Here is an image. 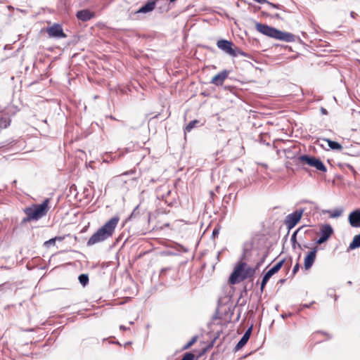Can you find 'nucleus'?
<instances>
[{
  "mask_svg": "<svg viewBox=\"0 0 360 360\" xmlns=\"http://www.w3.org/2000/svg\"><path fill=\"white\" fill-rule=\"evenodd\" d=\"M119 219L118 217H113L105 222L89 238L86 243V245L91 246L96 243L103 242L110 238L115 232Z\"/></svg>",
  "mask_w": 360,
  "mask_h": 360,
  "instance_id": "nucleus-1",
  "label": "nucleus"
},
{
  "mask_svg": "<svg viewBox=\"0 0 360 360\" xmlns=\"http://www.w3.org/2000/svg\"><path fill=\"white\" fill-rule=\"evenodd\" d=\"M49 198H46L40 204H33L23 210L26 215H30L34 221H37L46 215L49 211Z\"/></svg>",
  "mask_w": 360,
  "mask_h": 360,
  "instance_id": "nucleus-2",
  "label": "nucleus"
},
{
  "mask_svg": "<svg viewBox=\"0 0 360 360\" xmlns=\"http://www.w3.org/2000/svg\"><path fill=\"white\" fill-rule=\"evenodd\" d=\"M249 252L250 250L248 249H243V254L242 255L240 261L238 262L233 272L229 276V281L231 284L235 285L243 281V274L245 271V267H247V263L243 260L246 259V257Z\"/></svg>",
  "mask_w": 360,
  "mask_h": 360,
  "instance_id": "nucleus-3",
  "label": "nucleus"
},
{
  "mask_svg": "<svg viewBox=\"0 0 360 360\" xmlns=\"http://www.w3.org/2000/svg\"><path fill=\"white\" fill-rule=\"evenodd\" d=\"M297 160L302 165H307L311 167H314L318 171L322 172H327V168L326 165L323 164V162L319 158L304 154L300 155L297 158Z\"/></svg>",
  "mask_w": 360,
  "mask_h": 360,
  "instance_id": "nucleus-4",
  "label": "nucleus"
},
{
  "mask_svg": "<svg viewBox=\"0 0 360 360\" xmlns=\"http://www.w3.org/2000/svg\"><path fill=\"white\" fill-rule=\"evenodd\" d=\"M285 259H281V261L277 262L274 266H273L267 272L264 274L260 283V295H262V292H264L265 286L269 280L270 279V278H271L273 275L276 274L282 268Z\"/></svg>",
  "mask_w": 360,
  "mask_h": 360,
  "instance_id": "nucleus-5",
  "label": "nucleus"
},
{
  "mask_svg": "<svg viewBox=\"0 0 360 360\" xmlns=\"http://www.w3.org/2000/svg\"><path fill=\"white\" fill-rule=\"evenodd\" d=\"M304 212V209L302 208L296 210L293 212L286 216L285 224L286 225L289 231L294 228L297 225V224L300 221Z\"/></svg>",
  "mask_w": 360,
  "mask_h": 360,
  "instance_id": "nucleus-6",
  "label": "nucleus"
},
{
  "mask_svg": "<svg viewBox=\"0 0 360 360\" xmlns=\"http://www.w3.org/2000/svg\"><path fill=\"white\" fill-rule=\"evenodd\" d=\"M320 237L316 240V245H321L326 243L333 234V229L329 224H323L320 227Z\"/></svg>",
  "mask_w": 360,
  "mask_h": 360,
  "instance_id": "nucleus-7",
  "label": "nucleus"
},
{
  "mask_svg": "<svg viewBox=\"0 0 360 360\" xmlns=\"http://www.w3.org/2000/svg\"><path fill=\"white\" fill-rule=\"evenodd\" d=\"M46 32L49 37L52 38L63 39L67 37L62 25L59 23H54L52 26L47 27Z\"/></svg>",
  "mask_w": 360,
  "mask_h": 360,
  "instance_id": "nucleus-8",
  "label": "nucleus"
},
{
  "mask_svg": "<svg viewBox=\"0 0 360 360\" xmlns=\"http://www.w3.org/2000/svg\"><path fill=\"white\" fill-rule=\"evenodd\" d=\"M255 27L258 32L264 35L276 39L278 29L260 22H257Z\"/></svg>",
  "mask_w": 360,
  "mask_h": 360,
  "instance_id": "nucleus-9",
  "label": "nucleus"
},
{
  "mask_svg": "<svg viewBox=\"0 0 360 360\" xmlns=\"http://www.w3.org/2000/svg\"><path fill=\"white\" fill-rule=\"evenodd\" d=\"M318 250V246H314L305 256L304 259V266L306 270L309 269L313 266L316 259Z\"/></svg>",
  "mask_w": 360,
  "mask_h": 360,
  "instance_id": "nucleus-10",
  "label": "nucleus"
},
{
  "mask_svg": "<svg viewBox=\"0 0 360 360\" xmlns=\"http://www.w3.org/2000/svg\"><path fill=\"white\" fill-rule=\"evenodd\" d=\"M217 47L224 51L226 53L231 55H234V51H233V44L232 41L227 40V39H219L217 42Z\"/></svg>",
  "mask_w": 360,
  "mask_h": 360,
  "instance_id": "nucleus-11",
  "label": "nucleus"
},
{
  "mask_svg": "<svg viewBox=\"0 0 360 360\" xmlns=\"http://www.w3.org/2000/svg\"><path fill=\"white\" fill-rule=\"evenodd\" d=\"M229 73L230 70H222L212 78L210 84H214L217 86H221L224 80L228 77Z\"/></svg>",
  "mask_w": 360,
  "mask_h": 360,
  "instance_id": "nucleus-12",
  "label": "nucleus"
},
{
  "mask_svg": "<svg viewBox=\"0 0 360 360\" xmlns=\"http://www.w3.org/2000/svg\"><path fill=\"white\" fill-rule=\"evenodd\" d=\"M348 221L352 227L360 228V210L356 209L350 212Z\"/></svg>",
  "mask_w": 360,
  "mask_h": 360,
  "instance_id": "nucleus-13",
  "label": "nucleus"
},
{
  "mask_svg": "<svg viewBox=\"0 0 360 360\" xmlns=\"http://www.w3.org/2000/svg\"><path fill=\"white\" fill-rule=\"evenodd\" d=\"M156 6V1L155 0H149L143 6H141L134 13L135 14H141V13H148L152 12Z\"/></svg>",
  "mask_w": 360,
  "mask_h": 360,
  "instance_id": "nucleus-14",
  "label": "nucleus"
},
{
  "mask_svg": "<svg viewBox=\"0 0 360 360\" xmlns=\"http://www.w3.org/2000/svg\"><path fill=\"white\" fill-rule=\"evenodd\" d=\"M295 37L294 34L290 32H283L280 30H278L276 39L281 40L286 42H292L294 41Z\"/></svg>",
  "mask_w": 360,
  "mask_h": 360,
  "instance_id": "nucleus-15",
  "label": "nucleus"
},
{
  "mask_svg": "<svg viewBox=\"0 0 360 360\" xmlns=\"http://www.w3.org/2000/svg\"><path fill=\"white\" fill-rule=\"evenodd\" d=\"M76 16L79 20L83 22H86L94 18V14L87 9H84L77 11Z\"/></svg>",
  "mask_w": 360,
  "mask_h": 360,
  "instance_id": "nucleus-16",
  "label": "nucleus"
},
{
  "mask_svg": "<svg viewBox=\"0 0 360 360\" xmlns=\"http://www.w3.org/2000/svg\"><path fill=\"white\" fill-rule=\"evenodd\" d=\"M323 141L327 142L328 146L333 150H340L342 148V145L335 141H332L329 139H323Z\"/></svg>",
  "mask_w": 360,
  "mask_h": 360,
  "instance_id": "nucleus-17",
  "label": "nucleus"
},
{
  "mask_svg": "<svg viewBox=\"0 0 360 360\" xmlns=\"http://www.w3.org/2000/svg\"><path fill=\"white\" fill-rule=\"evenodd\" d=\"M304 226H301L300 228H298L296 231H295L292 236H291V238H290V241H291V244H292V248L293 250H295L297 247H298V244H300L297 240V235L299 233H301L302 230L303 229Z\"/></svg>",
  "mask_w": 360,
  "mask_h": 360,
  "instance_id": "nucleus-18",
  "label": "nucleus"
},
{
  "mask_svg": "<svg viewBox=\"0 0 360 360\" xmlns=\"http://www.w3.org/2000/svg\"><path fill=\"white\" fill-rule=\"evenodd\" d=\"M256 273L255 269L254 267H250L247 265V267L245 269V271L243 274V281L247 278L252 277Z\"/></svg>",
  "mask_w": 360,
  "mask_h": 360,
  "instance_id": "nucleus-19",
  "label": "nucleus"
},
{
  "mask_svg": "<svg viewBox=\"0 0 360 360\" xmlns=\"http://www.w3.org/2000/svg\"><path fill=\"white\" fill-rule=\"evenodd\" d=\"M359 248H360V233L354 236L348 248L349 250H355Z\"/></svg>",
  "mask_w": 360,
  "mask_h": 360,
  "instance_id": "nucleus-20",
  "label": "nucleus"
},
{
  "mask_svg": "<svg viewBox=\"0 0 360 360\" xmlns=\"http://www.w3.org/2000/svg\"><path fill=\"white\" fill-rule=\"evenodd\" d=\"M249 339L248 338H246L245 336H242L240 340L238 341V342L236 344V345L234 347L235 352H238L240 349H241L248 342Z\"/></svg>",
  "mask_w": 360,
  "mask_h": 360,
  "instance_id": "nucleus-21",
  "label": "nucleus"
},
{
  "mask_svg": "<svg viewBox=\"0 0 360 360\" xmlns=\"http://www.w3.org/2000/svg\"><path fill=\"white\" fill-rule=\"evenodd\" d=\"M198 123H199V121L197 120L191 121L184 128L185 134L187 132H190L195 127V125Z\"/></svg>",
  "mask_w": 360,
  "mask_h": 360,
  "instance_id": "nucleus-22",
  "label": "nucleus"
},
{
  "mask_svg": "<svg viewBox=\"0 0 360 360\" xmlns=\"http://www.w3.org/2000/svg\"><path fill=\"white\" fill-rule=\"evenodd\" d=\"M78 280L82 286H85L89 283V276L86 274H82L78 276Z\"/></svg>",
  "mask_w": 360,
  "mask_h": 360,
  "instance_id": "nucleus-23",
  "label": "nucleus"
},
{
  "mask_svg": "<svg viewBox=\"0 0 360 360\" xmlns=\"http://www.w3.org/2000/svg\"><path fill=\"white\" fill-rule=\"evenodd\" d=\"M11 123V120L8 117H1L0 118V129L7 128Z\"/></svg>",
  "mask_w": 360,
  "mask_h": 360,
  "instance_id": "nucleus-24",
  "label": "nucleus"
},
{
  "mask_svg": "<svg viewBox=\"0 0 360 360\" xmlns=\"http://www.w3.org/2000/svg\"><path fill=\"white\" fill-rule=\"evenodd\" d=\"M198 336L194 335L189 342H188L184 347L183 349L186 350L189 349L193 345H194L198 340Z\"/></svg>",
  "mask_w": 360,
  "mask_h": 360,
  "instance_id": "nucleus-25",
  "label": "nucleus"
},
{
  "mask_svg": "<svg viewBox=\"0 0 360 360\" xmlns=\"http://www.w3.org/2000/svg\"><path fill=\"white\" fill-rule=\"evenodd\" d=\"M233 51H234V55H231V56L232 57H237L238 56H245V57H248L249 55L248 53L244 52L243 51H242L239 48H237V47H235L233 48Z\"/></svg>",
  "mask_w": 360,
  "mask_h": 360,
  "instance_id": "nucleus-26",
  "label": "nucleus"
},
{
  "mask_svg": "<svg viewBox=\"0 0 360 360\" xmlns=\"http://www.w3.org/2000/svg\"><path fill=\"white\" fill-rule=\"evenodd\" d=\"M195 358L194 354L191 352H186L181 360H194Z\"/></svg>",
  "mask_w": 360,
  "mask_h": 360,
  "instance_id": "nucleus-27",
  "label": "nucleus"
},
{
  "mask_svg": "<svg viewBox=\"0 0 360 360\" xmlns=\"http://www.w3.org/2000/svg\"><path fill=\"white\" fill-rule=\"evenodd\" d=\"M328 212L330 213V217H332V218H338V217L341 216V214L342 213V210L337 209V210H333V212L328 211Z\"/></svg>",
  "mask_w": 360,
  "mask_h": 360,
  "instance_id": "nucleus-28",
  "label": "nucleus"
},
{
  "mask_svg": "<svg viewBox=\"0 0 360 360\" xmlns=\"http://www.w3.org/2000/svg\"><path fill=\"white\" fill-rule=\"evenodd\" d=\"M139 205H137L132 211V212L131 213L130 216L129 217V219H132L134 218H136L137 216H139Z\"/></svg>",
  "mask_w": 360,
  "mask_h": 360,
  "instance_id": "nucleus-29",
  "label": "nucleus"
},
{
  "mask_svg": "<svg viewBox=\"0 0 360 360\" xmlns=\"http://www.w3.org/2000/svg\"><path fill=\"white\" fill-rule=\"evenodd\" d=\"M252 328H253V325L252 324L246 330L245 332L243 334V336L246 337V338H248V339H250V335H251V333H252Z\"/></svg>",
  "mask_w": 360,
  "mask_h": 360,
  "instance_id": "nucleus-30",
  "label": "nucleus"
},
{
  "mask_svg": "<svg viewBox=\"0 0 360 360\" xmlns=\"http://www.w3.org/2000/svg\"><path fill=\"white\" fill-rule=\"evenodd\" d=\"M56 241V238H52L49 239V240H46L44 243V245L46 247H50L51 245H54Z\"/></svg>",
  "mask_w": 360,
  "mask_h": 360,
  "instance_id": "nucleus-31",
  "label": "nucleus"
},
{
  "mask_svg": "<svg viewBox=\"0 0 360 360\" xmlns=\"http://www.w3.org/2000/svg\"><path fill=\"white\" fill-rule=\"evenodd\" d=\"M34 221L31 217H30V215H26L25 217H24L21 221H20V225L22 226L24 224H25L27 222H29V221Z\"/></svg>",
  "mask_w": 360,
  "mask_h": 360,
  "instance_id": "nucleus-32",
  "label": "nucleus"
},
{
  "mask_svg": "<svg viewBox=\"0 0 360 360\" xmlns=\"http://www.w3.org/2000/svg\"><path fill=\"white\" fill-rule=\"evenodd\" d=\"M219 227L218 226H216L214 227V229L212 230V237L213 238H215L216 237L218 236L219 233Z\"/></svg>",
  "mask_w": 360,
  "mask_h": 360,
  "instance_id": "nucleus-33",
  "label": "nucleus"
},
{
  "mask_svg": "<svg viewBox=\"0 0 360 360\" xmlns=\"http://www.w3.org/2000/svg\"><path fill=\"white\" fill-rule=\"evenodd\" d=\"M316 231L313 229H307L304 231V236H313L314 234H316Z\"/></svg>",
  "mask_w": 360,
  "mask_h": 360,
  "instance_id": "nucleus-34",
  "label": "nucleus"
},
{
  "mask_svg": "<svg viewBox=\"0 0 360 360\" xmlns=\"http://www.w3.org/2000/svg\"><path fill=\"white\" fill-rule=\"evenodd\" d=\"M232 195H232L231 193H229L227 195H225L224 198H223V202H225L226 204H229V200L231 199H232Z\"/></svg>",
  "mask_w": 360,
  "mask_h": 360,
  "instance_id": "nucleus-35",
  "label": "nucleus"
},
{
  "mask_svg": "<svg viewBox=\"0 0 360 360\" xmlns=\"http://www.w3.org/2000/svg\"><path fill=\"white\" fill-rule=\"evenodd\" d=\"M300 264L297 262V263L294 266V267H293V269H292V276H295V275L297 274V271H299V269H300Z\"/></svg>",
  "mask_w": 360,
  "mask_h": 360,
  "instance_id": "nucleus-36",
  "label": "nucleus"
},
{
  "mask_svg": "<svg viewBox=\"0 0 360 360\" xmlns=\"http://www.w3.org/2000/svg\"><path fill=\"white\" fill-rule=\"evenodd\" d=\"M266 4H268L270 6H271L272 8H274L281 9L283 8V6H281L280 4L269 2V1Z\"/></svg>",
  "mask_w": 360,
  "mask_h": 360,
  "instance_id": "nucleus-37",
  "label": "nucleus"
},
{
  "mask_svg": "<svg viewBox=\"0 0 360 360\" xmlns=\"http://www.w3.org/2000/svg\"><path fill=\"white\" fill-rule=\"evenodd\" d=\"M298 248L303 250L304 248H310V243H305L303 244H298Z\"/></svg>",
  "mask_w": 360,
  "mask_h": 360,
  "instance_id": "nucleus-38",
  "label": "nucleus"
},
{
  "mask_svg": "<svg viewBox=\"0 0 360 360\" xmlns=\"http://www.w3.org/2000/svg\"><path fill=\"white\" fill-rule=\"evenodd\" d=\"M264 259H265V255L262 257V259L258 262L256 265L255 266L254 269H255V271H257V270H258L260 267V266L262 265V264L264 262Z\"/></svg>",
  "mask_w": 360,
  "mask_h": 360,
  "instance_id": "nucleus-39",
  "label": "nucleus"
},
{
  "mask_svg": "<svg viewBox=\"0 0 360 360\" xmlns=\"http://www.w3.org/2000/svg\"><path fill=\"white\" fill-rule=\"evenodd\" d=\"M315 302L314 301H312L311 302H310L309 304H303L301 305V307H300V310H302V309L304 308H309L311 307V306L314 304Z\"/></svg>",
  "mask_w": 360,
  "mask_h": 360,
  "instance_id": "nucleus-40",
  "label": "nucleus"
},
{
  "mask_svg": "<svg viewBox=\"0 0 360 360\" xmlns=\"http://www.w3.org/2000/svg\"><path fill=\"white\" fill-rule=\"evenodd\" d=\"M215 342V339H214L211 342H210L207 346L206 347L207 349H210V348H212L214 345V343Z\"/></svg>",
  "mask_w": 360,
  "mask_h": 360,
  "instance_id": "nucleus-41",
  "label": "nucleus"
},
{
  "mask_svg": "<svg viewBox=\"0 0 360 360\" xmlns=\"http://www.w3.org/2000/svg\"><path fill=\"white\" fill-rule=\"evenodd\" d=\"M292 316V314H291V313H288V314H281V318H283V319H285V318L289 317V316Z\"/></svg>",
  "mask_w": 360,
  "mask_h": 360,
  "instance_id": "nucleus-42",
  "label": "nucleus"
},
{
  "mask_svg": "<svg viewBox=\"0 0 360 360\" xmlns=\"http://www.w3.org/2000/svg\"><path fill=\"white\" fill-rule=\"evenodd\" d=\"M321 112L323 115H328V110L323 107L321 108Z\"/></svg>",
  "mask_w": 360,
  "mask_h": 360,
  "instance_id": "nucleus-43",
  "label": "nucleus"
},
{
  "mask_svg": "<svg viewBox=\"0 0 360 360\" xmlns=\"http://www.w3.org/2000/svg\"><path fill=\"white\" fill-rule=\"evenodd\" d=\"M224 89L225 90L232 91V89H234V87H233V86H226H226H224Z\"/></svg>",
  "mask_w": 360,
  "mask_h": 360,
  "instance_id": "nucleus-44",
  "label": "nucleus"
},
{
  "mask_svg": "<svg viewBox=\"0 0 360 360\" xmlns=\"http://www.w3.org/2000/svg\"><path fill=\"white\" fill-rule=\"evenodd\" d=\"M285 153H286V157H287L288 158H290V159H292V158H294V156H293V155L290 156V155L288 154V153H290V150H285Z\"/></svg>",
  "mask_w": 360,
  "mask_h": 360,
  "instance_id": "nucleus-45",
  "label": "nucleus"
},
{
  "mask_svg": "<svg viewBox=\"0 0 360 360\" xmlns=\"http://www.w3.org/2000/svg\"><path fill=\"white\" fill-rule=\"evenodd\" d=\"M254 1L259 4H265V3L268 2L267 0H254Z\"/></svg>",
  "mask_w": 360,
  "mask_h": 360,
  "instance_id": "nucleus-46",
  "label": "nucleus"
},
{
  "mask_svg": "<svg viewBox=\"0 0 360 360\" xmlns=\"http://www.w3.org/2000/svg\"><path fill=\"white\" fill-rule=\"evenodd\" d=\"M350 16L353 18H355L356 16H357V13H356L354 11H351L350 12Z\"/></svg>",
  "mask_w": 360,
  "mask_h": 360,
  "instance_id": "nucleus-47",
  "label": "nucleus"
},
{
  "mask_svg": "<svg viewBox=\"0 0 360 360\" xmlns=\"http://www.w3.org/2000/svg\"><path fill=\"white\" fill-rule=\"evenodd\" d=\"M120 330H127V329H128L127 327H125V326H123V325H121V326H120Z\"/></svg>",
  "mask_w": 360,
  "mask_h": 360,
  "instance_id": "nucleus-48",
  "label": "nucleus"
},
{
  "mask_svg": "<svg viewBox=\"0 0 360 360\" xmlns=\"http://www.w3.org/2000/svg\"><path fill=\"white\" fill-rule=\"evenodd\" d=\"M56 238V240L62 241L63 240V237L61 236H56L55 237Z\"/></svg>",
  "mask_w": 360,
  "mask_h": 360,
  "instance_id": "nucleus-49",
  "label": "nucleus"
},
{
  "mask_svg": "<svg viewBox=\"0 0 360 360\" xmlns=\"http://www.w3.org/2000/svg\"><path fill=\"white\" fill-rule=\"evenodd\" d=\"M241 311H240L237 315L236 317V321H238L240 319Z\"/></svg>",
  "mask_w": 360,
  "mask_h": 360,
  "instance_id": "nucleus-50",
  "label": "nucleus"
},
{
  "mask_svg": "<svg viewBox=\"0 0 360 360\" xmlns=\"http://www.w3.org/2000/svg\"><path fill=\"white\" fill-rule=\"evenodd\" d=\"M274 18H277V19H281V16H280V15H279V13H276V14L274 15Z\"/></svg>",
  "mask_w": 360,
  "mask_h": 360,
  "instance_id": "nucleus-51",
  "label": "nucleus"
},
{
  "mask_svg": "<svg viewBox=\"0 0 360 360\" xmlns=\"http://www.w3.org/2000/svg\"><path fill=\"white\" fill-rule=\"evenodd\" d=\"M285 281V279H284V278H281L279 280L280 283H283Z\"/></svg>",
  "mask_w": 360,
  "mask_h": 360,
  "instance_id": "nucleus-52",
  "label": "nucleus"
},
{
  "mask_svg": "<svg viewBox=\"0 0 360 360\" xmlns=\"http://www.w3.org/2000/svg\"><path fill=\"white\" fill-rule=\"evenodd\" d=\"M207 350H208V349H207V347H205V349H203V350H202V353L200 354L206 352Z\"/></svg>",
  "mask_w": 360,
  "mask_h": 360,
  "instance_id": "nucleus-53",
  "label": "nucleus"
},
{
  "mask_svg": "<svg viewBox=\"0 0 360 360\" xmlns=\"http://www.w3.org/2000/svg\"><path fill=\"white\" fill-rule=\"evenodd\" d=\"M237 198V193L233 195V200H236Z\"/></svg>",
  "mask_w": 360,
  "mask_h": 360,
  "instance_id": "nucleus-54",
  "label": "nucleus"
},
{
  "mask_svg": "<svg viewBox=\"0 0 360 360\" xmlns=\"http://www.w3.org/2000/svg\"><path fill=\"white\" fill-rule=\"evenodd\" d=\"M0 269H8V268L6 266H0Z\"/></svg>",
  "mask_w": 360,
  "mask_h": 360,
  "instance_id": "nucleus-55",
  "label": "nucleus"
},
{
  "mask_svg": "<svg viewBox=\"0 0 360 360\" xmlns=\"http://www.w3.org/2000/svg\"><path fill=\"white\" fill-rule=\"evenodd\" d=\"M300 240H304V237H302V236L300 235Z\"/></svg>",
  "mask_w": 360,
  "mask_h": 360,
  "instance_id": "nucleus-56",
  "label": "nucleus"
},
{
  "mask_svg": "<svg viewBox=\"0 0 360 360\" xmlns=\"http://www.w3.org/2000/svg\"><path fill=\"white\" fill-rule=\"evenodd\" d=\"M165 271H166V269H162V270H161V272H160V273H161V274H162V273H163V272H165Z\"/></svg>",
  "mask_w": 360,
  "mask_h": 360,
  "instance_id": "nucleus-57",
  "label": "nucleus"
},
{
  "mask_svg": "<svg viewBox=\"0 0 360 360\" xmlns=\"http://www.w3.org/2000/svg\"><path fill=\"white\" fill-rule=\"evenodd\" d=\"M131 342H126V343H125V345H131Z\"/></svg>",
  "mask_w": 360,
  "mask_h": 360,
  "instance_id": "nucleus-58",
  "label": "nucleus"
},
{
  "mask_svg": "<svg viewBox=\"0 0 360 360\" xmlns=\"http://www.w3.org/2000/svg\"><path fill=\"white\" fill-rule=\"evenodd\" d=\"M288 233H289V231L288 232V233L286 234V236H285L284 239L286 240H287V238H288Z\"/></svg>",
  "mask_w": 360,
  "mask_h": 360,
  "instance_id": "nucleus-59",
  "label": "nucleus"
},
{
  "mask_svg": "<svg viewBox=\"0 0 360 360\" xmlns=\"http://www.w3.org/2000/svg\"><path fill=\"white\" fill-rule=\"evenodd\" d=\"M4 285V284L0 285V290H1L3 289Z\"/></svg>",
  "mask_w": 360,
  "mask_h": 360,
  "instance_id": "nucleus-60",
  "label": "nucleus"
},
{
  "mask_svg": "<svg viewBox=\"0 0 360 360\" xmlns=\"http://www.w3.org/2000/svg\"><path fill=\"white\" fill-rule=\"evenodd\" d=\"M168 205H169V206H172V205H173V202H169V203H168Z\"/></svg>",
  "mask_w": 360,
  "mask_h": 360,
  "instance_id": "nucleus-61",
  "label": "nucleus"
},
{
  "mask_svg": "<svg viewBox=\"0 0 360 360\" xmlns=\"http://www.w3.org/2000/svg\"><path fill=\"white\" fill-rule=\"evenodd\" d=\"M176 0H169L170 2H174L176 1Z\"/></svg>",
  "mask_w": 360,
  "mask_h": 360,
  "instance_id": "nucleus-62",
  "label": "nucleus"
},
{
  "mask_svg": "<svg viewBox=\"0 0 360 360\" xmlns=\"http://www.w3.org/2000/svg\"><path fill=\"white\" fill-rule=\"evenodd\" d=\"M231 188H232V186H230L229 187V190H231Z\"/></svg>",
  "mask_w": 360,
  "mask_h": 360,
  "instance_id": "nucleus-63",
  "label": "nucleus"
},
{
  "mask_svg": "<svg viewBox=\"0 0 360 360\" xmlns=\"http://www.w3.org/2000/svg\"><path fill=\"white\" fill-rule=\"evenodd\" d=\"M15 183H16V181H15H15H13V184H15Z\"/></svg>",
  "mask_w": 360,
  "mask_h": 360,
  "instance_id": "nucleus-64",
  "label": "nucleus"
}]
</instances>
